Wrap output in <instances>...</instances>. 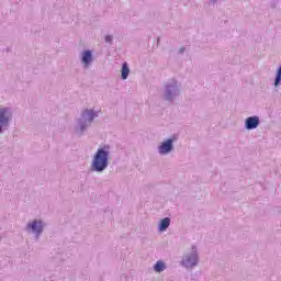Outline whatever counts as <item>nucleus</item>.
I'll list each match as a JSON object with an SVG mask.
<instances>
[{
    "instance_id": "obj_1",
    "label": "nucleus",
    "mask_w": 281,
    "mask_h": 281,
    "mask_svg": "<svg viewBox=\"0 0 281 281\" xmlns=\"http://www.w3.org/2000/svg\"><path fill=\"white\" fill-rule=\"evenodd\" d=\"M92 166L97 172H102L109 166V153L104 149H98Z\"/></svg>"
},
{
    "instance_id": "obj_2",
    "label": "nucleus",
    "mask_w": 281,
    "mask_h": 281,
    "mask_svg": "<svg viewBox=\"0 0 281 281\" xmlns=\"http://www.w3.org/2000/svg\"><path fill=\"white\" fill-rule=\"evenodd\" d=\"M196 262H199V258L196 257V252H193L190 256H186L182 260V265L187 268L195 267Z\"/></svg>"
},
{
    "instance_id": "obj_3",
    "label": "nucleus",
    "mask_w": 281,
    "mask_h": 281,
    "mask_svg": "<svg viewBox=\"0 0 281 281\" xmlns=\"http://www.w3.org/2000/svg\"><path fill=\"white\" fill-rule=\"evenodd\" d=\"M259 124H260V119H258V116H250L246 120V128L248 131L258 128Z\"/></svg>"
},
{
    "instance_id": "obj_4",
    "label": "nucleus",
    "mask_w": 281,
    "mask_h": 281,
    "mask_svg": "<svg viewBox=\"0 0 281 281\" xmlns=\"http://www.w3.org/2000/svg\"><path fill=\"white\" fill-rule=\"evenodd\" d=\"M170 150H172V139L171 138L167 139L165 143H162L159 146L160 155H166V154L170 153Z\"/></svg>"
},
{
    "instance_id": "obj_5",
    "label": "nucleus",
    "mask_w": 281,
    "mask_h": 281,
    "mask_svg": "<svg viewBox=\"0 0 281 281\" xmlns=\"http://www.w3.org/2000/svg\"><path fill=\"white\" fill-rule=\"evenodd\" d=\"M27 227H31V229L41 234V232H43V222L34 221L32 224H29Z\"/></svg>"
},
{
    "instance_id": "obj_6",
    "label": "nucleus",
    "mask_w": 281,
    "mask_h": 281,
    "mask_svg": "<svg viewBox=\"0 0 281 281\" xmlns=\"http://www.w3.org/2000/svg\"><path fill=\"white\" fill-rule=\"evenodd\" d=\"M169 227H170L169 217L162 218L159 224V232H166Z\"/></svg>"
},
{
    "instance_id": "obj_7",
    "label": "nucleus",
    "mask_w": 281,
    "mask_h": 281,
    "mask_svg": "<svg viewBox=\"0 0 281 281\" xmlns=\"http://www.w3.org/2000/svg\"><path fill=\"white\" fill-rule=\"evenodd\" d=\"M5 113H8V110H0V123L2 124V126H8V122L10 121V119L5 116Z\"/></svg>"
},
{
    "instance_id": "obj_8",
    "label": "nucleus",
    "mask_w": 281,
    "mask_h": 281,
    "mask_svg": "<svg viewBox=\"0 0 281 281\" xmlns=\"http://www.w3.org/2000/svg\"><path fill=\"white\" fill-rule=\"evenodd\" d=\"M128 74H131V69L128 68V64L124 63L121 69L122 80H126V78H128Z\"/></svg>"
},
{
    "instance_id": "obj_9",
    "label": "nucleus",
    "mask_w": 281,
    "mask_h": 281,
    "mask_svg": "<svg viewBox=\"0 0 281 281\" xmlns=\"http://www.w3.org/2000/svg\"><path fill=\"white\" fill-rule=\"evenodd\" d=\"M98 114L93 112V110H86L83 112V117H89V122H93V117H95Z\"/></svg>"
},
{
    "instance_id": "obj_10",
    "label": "nucleus",
    "mask_w": 281,
    "mask_h": 281,
    "mask_svg": "<svg viewBox=\"0 0 281 281\" xmlns=\"http://www.w3.org/2000/svg\"><path fill=\"white\" fill-rule=\"evenodd\" d=\"M154 269L157 273H161V271L166 269V263H164V261H157Z\"/></svg>"
},
{
    "instance_id": "obj_11",
    "label": "nucleus",
    "mask_w": 281,
    "mask_h": 281,
    "mask_svg": "<svg viewBox=\"0 0 281 281\" xmlns=\"http://www.w3.org/2000/svg\"><path fill=\"white\" fill-rule=\"evenodd\" d=\"M90 60H91V53H90V50H86L82 56V64L89 65Z\"/></svg>"
},
{
    "instance_id": "obj_12",
    "label": "nucleus",
    "mask_w": 281,
    "mask_h": 281,
    "mask_svg": "<svg viewBox=\"0 0 281 281\" xmlns=\"http://www.w3.org/2000/svg\"><path fill=\"white\" fill-rule=\"evenodd\" d=\"M112 40H113L112 36H106V37H105V43H111Z\"/></svg>"
},
{
    "instance_id": "obj_13",
    "label": "nucleus",
    "mask_w": 281,
    "mask_h": 281,
    "mask_svg": "<svg viewBox=\"0 0 281 281\" xmlns=\"http://www.w3.org/2000/svg\"><path fill=\"white\" fill-rule=\"evenodd\" d=\"M0 133H1V126H0Z\"/></svg>"
}]
</instances>
